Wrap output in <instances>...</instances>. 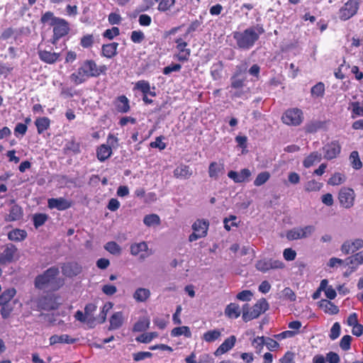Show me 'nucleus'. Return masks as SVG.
<instances>
[{
  "label": "nucleus",
  "instance_id": "09e8293b",
  "mask_svg": "<svg viewBox=\"0 0 363 363\" xmlns=\"http://www.w3.org/2000/svg\"><path fill=\"white\" fill-rule=\"evenodd\" d=\"M350 106L352 108L353 116L352 118L355 116H363V104H362L359 101L351 102Z\"/></svg>",
  "mask_w": 363,
  "mask_h": 363
},
{
  "label": "nucleus",
  "instance_id": "338daca9",
  "mask_svg": "<svg viewBox=\"0 0 363 363\" xmlns=\"http://www.w3.org/2000/svg\"><path fill=\"white\" fill-rule=\"evenodd\" d=\"M252 293L250 290H244L238 293L237 298L242 301H249L252 297Z\"/></svg>",
  "mask_w": 363,
  "mask_h": 363
},
{
  "label": "nucleus",
  "instance_id": "69168bd1",
  "mask_svg": "<svg viewBox=\"0 0 363 363\" xmlns=\"http://www.w3.org/2000/svg\"><path fill=\"white\" fill-rule=\"evenodd\" d=\"M238 73H235L233 77H231V86L234 89L242 88L244 85V79H239L237 77Z\"/></svg>",
  "mask_w": 363,
  "mask_h": 363
},
{
  "label": "nucleus",
  "instance_id": "603ef678",
  "mask_svg": "<svg viewBox=\"0 0 363 363\" xmlns=\"http://www.w3.org/2000/svg\"><path fill=\"white\" fill-rule=\"evenodd\" d=\"M362 257L359 252L355 254L354 256L347 257L345 262V264L348 266L350 264H355V265H359L363 264L362 261H361Z\"/></svg>",
  "mask_w": 363,
  "mask_h": 363
},
{
  "label": "nucleus",
  "instance_id": "f3484780",
  "mask_svg": "<svg viewBox=\"0 0 363 363\" xmlns=\"http://www.w3.org/2000/svg\"><path fill=\"white\" fill-rule=\"evenodd\" d=\"M48 207L51 209L56 208L59 211H64L70 207V203L65 198L50 199L48 201Z\"/></svg>",
  "mask_w": 363,
  "mask_h": 363
},
{
  "label": "nucleus",
  "instance_id": "37998d69",
  "mask_svg": "<svg viewBox=\"0 0 363 363\" xmlns=\"http://www.w3.org/2000/svg\"><path fill=\"white\" fill-rule=\"evenodd\" d=\"M65 151H70L74 153H79L80 152V145L76 142L74 138L68 140L65 145Z\"/></svg>",
  "mask_w": 363,
  "mask_h": 363
},
{
  "label": "nucleus",
  "instance_id": "a878e982",
  "mask_svg": "<svg viewBox=\"0 0 363 363\" xmlns=\"http://www.w3.org/2000/svg\"><path fill=\"white\" fill-rule=\"evenodd\" d=\"M97 157L98 159L104 162L107 160L112 154V150L111 146L106 145H101L97 149Z\"/></svg>",
  "mask_w": 363,
  "mask_h": 363
},
{
  "label": "nucleus",
  "instance_id": "3c124183",
  "mask_svg": "<svg viewBox=\"0 0 363 363\" xmlns=\"http://www.w3.org/2000/svg\"><path fill=\"white\" fill-rule=\"evenodd\" d=\"M60 18L55 17L53 14V13L50 11L46 12L45 14L43 15L41 17V22L43 23H48L50 24V26L55 25V23Z\"/></svg>",
  "mask_w": 363,
  "mask_h": 363
},
{
  "label": "nucleus",
  "instance_id": "a211bd4d",
  "mask_svg": "<svg viewBox=\"0 0 363 363\" xmlns=\"http://www.w3.org/2000/svg\"><path fill=\"white\" fill-rule=\"evenodd\" d=\"M235 342V336H230L226 340H225V341L217 348L214 352V354L216 356H219L227 352L234 347Z\"/></svg>",
  "mask_w": 363,
  "mask_h": 363
},
{
  "label": "nucleus",
  "instance_id": "ea45409f",
  "mask_svg": "<svg viewBox=\"0 0 363 363\" xmlns=\"http://www.w3.org/2000/svg\"><path fill=\"white\" fill-rule=\"evenodd\" d=\"M172 336L177 337L184 335V336L189 337L191 335L190 329L187 326H181L174 328L171 332Z\"/></svg>",
  "mask_w": 363,
  "mask_h": 363
},
{
  "label": "nucleus",
  "instance_id": "c9c22d12",
  "mask_svg": "<svg viewBox=\"0 0 363 363\" xmlns=\"http://www.w3.org/2000/svg\"><path fill=\"white\" fill-rule=\"evenodd\" d=\"M35 124L37 127L38 133L41 134L48 128L50 125V120L47 117L39 118L35 121Z\"/></svg>",
  "mask_w": 363,
  "mask_h": 363
},
{
  "label": "nucleus",
  "instance_id": "ddd939ff",
  "mask_svg": "<svg viewBox=\"0 0 363 363\" xmlns=\"http://www.w3.org/2000/svg\"><path fill=\"white\" fill-rule=\"evenodd\" d=\"M62 272L66 277H73L82 272V267L76 262H68L62 265Z\"/></svg>",
  "mask_w": 363,
  "mask_h": 363
},
{
  "label": "nucleus",
  "instance_id": "864d4df0",
  "mask_svg": "<svg viewBox=\"0 0 363 363\" xmlns=\"http://www.w3.org/2000/svg\"><path fill=\"white\" fill-rule=\"evenodd\" d=\"M311 94L317 97L322 96L325 91V85L322 82L317 83L311 88Z\"/></svg>",
  "mask_w": 363,
  "mask_h": 363
},
{
  "label": "nucleus",
  "instance_id": "39448f33",
  "mask_svg": "<svg viewBox=\"0 0 363 363\" xmlns=\"http://www.w3.org/2000/svg\"><path fill=\"white\" fill-rule=\"evenodd\" d=\"M315 230V228L313 225L293 228L287 233L286 238L289 240L306 238L312 235Z\"/></svg>",
  "mask_w": 363,
  "mask_h": 363
},
{
  "label": "nucleus",
  "instance_id": "c85d7f7f",
  "mask_svg": "<svg viewBox=\"0 0 363 363\" xmlns=\"http://www.w3.org/2000/svg\"><path fill=\"white\" fill-rule=\"evenodd\" d=\"M225 313L229 318H237L240 315L241 311L237 303H231L225 308Z\"/></svg>",
  "mask_w": 363,
  "mask_h": 363
},
{
  "label": "nucleus",
  "instance_id": "052dcab7",
  "mask_svg": "<svg viewBox=\"0 0 363 363\" xmlns=\"http://www.w3.org/2000/svg\"><path fill=\"white\" fill-rule=\"evenodd\" d=\"M130 39L135 43H140L145 39V35L140 30H134L131 33Z\"/></svg>",
  "mask_w": 363,
  "mask_h": 363
},
{
  "label": "nucleus",
  "instance_id": "58836bf2",
  "mask_svg": "<svg viewBox=\"0 0 363 363\" xmlns=\"http://www.w3.org/2000/svg\"><path fill=\"white\" fill-rule=\"evenodd\" d=\"M113 303L111 302L106 303L101 308L99 315H97V322L99 323H104L106 320L107 313L112 308Z\"/></svg>",
  "mask_w": 363,
  "mask_h": 363
},
{
  "label": "nucleus",
  "instance_id": "2eb2a0df",
  "mask_svg": "<svg viewBox=\"0 0 363 363\" xmlns=\"http://www.w3.org/2000/svg\"><path fill=\"white\" fill-rule=\"evenodd\" d=\"M17 251V248L13 244L6 245L4 251L0 255V262L6 264L11 262Z\"/></svg>",
  "mask_w": 363,
  "mask_h": 363
},
{
  "label": "nucleus",
  "instance_id": "f257e3e1",
  "mask_svg": "<svg viewBox=\"0 0 363 363\" xmlns=\"http://www.w3.org/2000/svg\"><path fill=\"white\" fill-rule=\"evenodd\" d=\"M264 32L262 26L257 24L250 26L243 31H236L233 33V38L236 41L238 48L242 50H250L256 41L258 40L260 35Z\"/></svg>",
  "mask_w": 363,
  "mask_h": 363
},
{
  "label": "nucleus",
  "instance_id": "0e129e2a",
  "mask_svg": "<svg viewBox=\"0 0 363 363\" xmlns=\"http://www.w3.org/2000/svg\"><path fill=\"white\" fill-rule=\"evenodd\" d=\"M175 3V0H161L159 4L158 9L162 11H167Z\"/></svg>",
  "mask_w": 363,
  "mask_h": 363
},
{
  "label": "nucleus",
  "instance_id": "b1692460",
  "mask_svg": "<svg viewBox=\"0 0 363 363\" xmlns=\"http://www.w3.org/2000/svg\"><path fill=\"white\" fill-rule=\"evenodd\" d=\"M38 307L41 310L51 311L55 309V303L48 296L40 298L38 301Z\"/></svg>",
  "mask_w": 363,
  "mask_h": 363
},
{
  "label": "nucleus",
  "instance_id": "7c9ffc66",
  "mask_svg": "<svg viewBox=\"0 0 363 363\" xmlns=\"http://www.w3.org/2000/svg\"><path fill=\"white\" fill-rule=\"evenodd\" d=\"M150 320L147 318H140L138 321H137L133 328L134 332H143L147 330L150 328Z\"/></svg>",
  "mask_w": 363,
  "mask_h": 363
},
{
  "label": "nucleus",
  "instance_id": "dca6fc26",
  "mask_svg": "<svg viewBox=\"0 0 363 363\" xmlns=\"http://www.w3.org/2000/svg\"><path fill=\"white\" fill-rule=\"evenodd\" d=\"M97 306L92 303H88L84 307V315L87 320V325L89 328H94L95 322L97 321V316H94V313Z\"/></svg>",
  "mask_w": 363,
  "mask_h": 363
},
{
  "label": "nucleus",
  "instance_id": "5701e85b",
  "mask_svg": "<svg viewBox=\"0 0 363 363\" xmlns=\"http://www.w3.org/2000/svg\"><path fill=\"white\" fill-rule=\"evenodd\" d=\"M320 307L324 310L325 313L334 315L339 312V308L331 301L323 299L320 301Z\"/></svg>",
  "mask_w": 363,
  "mask_h": 363
},
{
  "label": "nucleus",
  "instance_id": "6ab92c4d",
  "mask_svg": "<svg viewBox=\"0 0 363 363\" xmlns=\"http://www.w3.org/2000/svg\"><path fill=\"white\" fill-rule=\"evenodd\" d=\"M174 175L177 178L187 179L192 175V171L189 166L182 164L174 170Z\"/></svg>",
  "mask_w": 363,
  "mask_h": 363
},
{
  "label": "nucleus",
  "instance_id": "7ed1b4c3",
  "mask_svg": "<svg viewBox=\"0 0 363 363\" xmlns=\"http://www.w3.org/2000/svg\"><path fill=\"white\" fill-rule=\"evenodd\" d=\"M97 65L92 60L84 61L77 72L72 73L70 78L76 84L84 82L89 77H97Z\"/></svg>",
  "mask_w": 363,
  "mask_h": 363
},
{
  "label": "nucleus",
  "instance_id": "f03ea898",
  "mask_svg": "<svg viewBox=\"0 0 363 363\" xmlns=\"http://www.w3.org/2000/svg\"><path fill=\"white\" fill-rule=\"evenodd\" d=\"M59 269L55 267L48 269L43 274L38 275L35 279V286L39 289L57 290L62 281L57 279Z\"/></svg>",
  "mask_w": 363,
  "mask_h": 363
},
{
  "label": "nucleus",
  "instance_id": "a18cd8bd",
  "mask_svg": "<svg viewBox=\"0 0 363 363\" xmlns=\"http://www.w3.org/2000/svg\"><path fill=\"white\" fill-rule=\"evenodd\" d=\"M158 336V333L156 332H152L149 333H144L141 335L136 337V341L143 342V343H149L152 341V339L157 337Z\"/></svg>",
  "mask_w": 363,
  "mask_h": 363
},
{
  "label": "nucleus",
  "instance_id": "2f4dec72",
  "mask_svg": "<svg viewBox=\"0 0 363 363\" xmlns=\"http://www.w3.org/2000/svg\"><path fill=\"white\" fill-rule=\"evenodd\" d=\"M321 154L318 152H313L308 155L303 161V166L308 168L314 164L315 162H318L321 160Z\"/></svg>",
  "mask_w": 363,
  "mask_h": 363
},
{
  "label": "nucleus",
  "instance_id": "c03bdc74",
  "mask_svg": "<svg viewBox=\"0 0 363 363\" xmlns=\"http://www.w3.org/2000/svg\"><path fill=\"white\" fill-rule=\"evenodd\" d=\"M270 178V174L268 172L259 173L254 181V185L256 186H262L265 184Z\"/></svg>",
  "mask_w": 363,
  "mask_h": 363
},
{
  "label": "nucleus",
  "instance_id": "393cba45",
  "mask_svg": "<svg viewBox=\"0 0 363 363\" xmlns=\"http://www.w3.org/2000/svg\"><path fill=\"white\" fill-rule=\"evenodd\" d=\"M208 228V222L205 220H197L193 225L192 229L194 231L200 233L204 237L207 235Z\"/></svg>",
  "mask_w": 363,
  "mask_h": 363
},
{
  "label": "nucleus",
  "instance_id": "f8f14e48",
  "mask_svg": "<svg viewBox=\"0 0 363 363\" xmlns=\"http://www.w3.org/2000/svg\"><path fill=\"white\" fill-rule=\"evenodd\" d=\"M363 247V240L361 238H357L354 240H347L341 246V251L348 255L353 253L355 251Z\"/></svg>",
  "mask_w": 363,
  "mask_h": 363
},
{
  "label": "nucleus",
  "instance_id": "9d476101",
  "mask_svg": "<svg viewBox=\"0 0 363 363\" xmlns=\"http://www.w3.org/2000/svg\"><path fill=\"white\" fill-rule=\"evenodd\" d=\"M53 26V43H55V42L59 40L60 38L65 36L68 33L69 31V26L68 23L62 18H59L55 23V25H52Z\"/></svg>",
  "mask_w": 363,
  "mask_h": 363
},
{
  "label": "nucleus",
  "instance_id": "aec40b11",
  "mask_svg": "<svg viewBox=\"0 0 363 363\" xmlns=\"http://www.w3.org/2000/svg\"><path fill=\"white\" fill-rule=\"evenodd\" d=\"M76 340V339L70 337L68 335H54L50 337V343L51 345L56 343L72 344L74 343Z\"/></svg>",
  "mask_w": 363,
  "mask_h": 363
},
{
  "label": "nucleus",
  "instance_id": "6e6552de",
  "mask_svg": "<svg viewBox=\"0 0 363 363\" xmlns=\"http://www.w3.org/2000/svg\"><path fill=\"white\" fill-rule=\"evenodd\" d=\"M257 270L266 272L269 269H282L284 264L278 259H264L258 261L255 265Z\"/></svg>",
  "mask_w": 363,
  "mask_h": 363
},
{
  "label": "nucleus",
  "instance_id": "0eeeda50",
  "mask_svg": "<svg viewBox=\"0 0 363 363\" xmlns=\"http://www.w3.org/2000/svg\"><path fill=\"white\" fill-rule=\"evenodd\" d=\"M281 118L287 125H298L302 122L303 113L298 108L289 109L284 113Z\"/></svg>",
  "mask_w": 363,
  "mask_h": 363
},
{
  "label": "nucleus",
  "instance_id": "f704fd0d",
  "mask_svg": "<svg viewBox=\"0 0 363 363\" xmlns=\"http://www.w3.org/2000/svg\"><path fill=\"white\" fill-rule=\"evenodd\" d=\"M221 336V332L219 330H208L203 335V340L207 342H212L218 340Z\"/></svg>",
  "mask_w": 363,
  "mask_h": 363
},
{
  "label": "nucleus",
  "instance_id": "79ce46f5",
  "mask_svg": "<svg viewBox=\"0 0 363 363\" xmlns=\"http://www.w3.org/2000/svg\"><path fill=\"white\" fill-rule=\"evenodd\" d=\"M143 223L148 227L157 225L160 223V219L157 215L150 214L145 216Z\"/></svg>",
  "mask_w": 363,
  "mask_h": 363
},
{
  "label": "nucleus",
  "instance_id": "13d9d810",
  "mask_svg": "<svg viewBox=\"0 0 363 363\" xmlns=\"http://www.w3.org/2000/svg\"><path fill=\"white\" fill-rule=\"evenodd\" d=\"M340 323L337 322L335 323L330 329V338L333 340H336L340 336Z\"/></svg>",
  "mask_w": 363,
  "mask_h": 363
},
{
  "label": "nucleus",
  "instance_id": "e433bc0d",
  "mask_svg": "<svg viewBox=\"0 0 363 363\" xmlns=\"http://www.w3.org/2000/svg\"><path fill=\"white\" fill-rule=\"evenodd\" d=\"M27 233L23 230L16 229L9 233V239L13 241H21L26 238Z\"/></svg>",
  "mask_w": 363,
  "mask_h": 363
},
{
  "label": "nucleus",
  "instance_id": "c756f323",
  "mask_svg": "<svg viewBox=\"0 0 363 363\" xmlns=\"http://www.w3.org/2000/svg\"><path fill=\"white\" fill-rule=\"evenodd\" d=\"M39 57L43 61L47 63H53L58 59L59 54L43 50L39 52Z\"/></svg>",
  "mask_w": 363,
  "mask_h": 363
},
{
  "label": "nucleus",
  "instance_id": "de8ad7c7",
  "mask_svg": "<svg viewBox=\"0 0 363 363\" xmlns=\"http://www.w3.org/2000/svg\"><path fill=\"white\" fill-rule=\"evenodd\" d=\"M350 160L353 168L359 169L362 167V163L359 160L358 152L352 151L350 155Z\"/></svg>",
  "mask_w": 363,
  "mask_h": 363
},
{
  "label": "nucleus",
  "instance_id": "774afa93",
  "mask_svg": "<svg viewBox=\"0 0 363 363\" xmlns=\"http://www.w3.org/2000/svg\"><path fill=\"white\" fill-rule=\"evenodd\" d=\"M120 33L119 29L117 27H113L111 29H107L104 33V37L107 38L109 40L113 39L115 36L118 35Z\"/></svg>",
  "mask_w": 363,
  "mask_h": 363
},
{
  "label": "nucleus",
  "instance_id": "1a4fd4ad",
  "mask_svg": "<svg viewBox=\"0 0 363 363\" xmlns=\"http://www.w3.org/2000/svg\"><path fill=\"white\" fill-rule=\"evenodd\" d=\"M354 196L353 189L343 187L339 192L338 199L342 206L349 208L354 205Z\"/></svg>",
  "mask_w": 363,
  "mask_h": 363
},
{
  "label": "nucleus",
  "instance_id": "8fccbe9b",
  "mask_svg": "<svg viewBox=\"0 0 363 363\" xmlns=\"http://www.w3.org/2000/svg\"><path fill=\"white\" fill-rule=\"evenodd\" d=\"M345 181V177L340 173H335L328 180V184L333 186L339 185Z\"/></svg>",
  "mask_w": 363,
  "mask_h": 363
},
{
  "label": "nucleus",
  "instance_id": "6e6d98bb",
  "mask_svg": "<svg viewBox=\"0 0 363 363\" xmlns=\"http://www.w3.org/2000/svg\"><path fill=\"white\" fill-rule=\"evenodd\" d=\"M222 69L223 65L221 62L213 65L211 73L214 79L217 80L220 78Z\"/></svg>",
  "mask_w": 363,
  "mask_h": 363
},
{
  "label": "nucleus",
  "instance_id": "5fc2aeb1",
  "mask_svg": "<svg viewBox=\"0 0 363 363\" xmlns=\"http://www.w3.org/2000/svg\"><path fill=\"white\" fill-rule=\"evenodd\" d=\"M323 184L313 179L308 182L305 186V190L306 191H319L322 187Z\"/></svg>",
  "mask_w": 363,
  "mask_h": 363
},
{
  "label": "nucleus",
  "instance_id": "72a5a7b5",
  "mask_svg": "<svg viewBox=\"0 0 363 363\" xmlns=\"http://www.w3.org/2000/svg\"><path fill=\"white\" fill-rule=\"evenodd\" d=\"M223 170L222 164L216 162H211L208 168L209 177L215 179H218L219 174Z\"/></svg>",
  "mask_w": 363,
  "mask_h": 363
},
{
  "label": "nucleus",
  "instance_id": "9b49d317",
  "mask_svg": "<svg viewBox=\"0 0 363 363\" xmlns=\"http://www.w3.org/2000/svg\"><path fill=\"white\" fill-rule=\"evenodd\" d=\"M130 250L132 255H139L140 259L142 260H144L150 255V253H147L148 251V246L144 241L132 244L130 245Z\"/></svg>",
  "mask_w": 363,
  "mask_h": 363
},
{
  "label": "nucleus",
  "instance_id": "49530a36",
  "mask_svg": "<svg viewBox=\"0 0 363 363\" xmlns=\"http://www.w3.org/2000/svg\"><path fill=\"white\" fill-rule=\"evenodd\" d=\"M104 248L113 255H119L121 252V247L113 241L108 242L105 245Z\"/></svg>",
  "mask_w": 363,
  "mask_h": 363
},
{
  "label": "nucleus",
  "instance_id": "473e14b6",
  "mask_svg": "<svg viewBox=\"0 0 363 363\" xmlns=\"http://www.w3.org/2000/svg\"><path fill=\"white\" fill-rule=\"evenodd\" d=\"M116 108L117 110L121 113H127L130 109L128 98L125 96H119L118 98Z\"/></svg>",
  "mask_w": 363,
  "mask_h": 363
},
{
  "label": "nucleus",
  "instance_id": "a19ab883",
  "mask_svg": "<svg viewBox=\"0 0 363 363\" xmlns=\"http://www.w3.org/2000/svg\"><path fill=\"white\" fill-rule=\"evenodd\" d=\"M48 216L45 213H35L33 216V221L35 228L42 226L48 220Z\"/></svg>",
  "mask_w": 363,
  "mask_h": 363
},
{
  "label": "nucleus",
  "instance_id": "cd10ccee",
  "mask_svg": "<svg viewBox=\"0 0 363 363\" xmlns=\"http://www.w3.org/2000/svg\"><path fill=\"white\" fill-rule=\"evenodd\" d=\"M150 291L145 288H138L133 294V298L138 302H145L150 296Z\"/></svg>",
  "mask_w": 363,
  "mask_h": 363
},
{
  "label": "nucleus",
  "instance_id": "20e7f679",
  "mask_svg": "<svg viewBox=\"0 0 363 363\" xmlns=\"http://www.w3.org/2000/svg\"><path fill=\"white\" fill-rule=\"evenodd\" d=\"M269 308V303L264 298H260L257 302L250 308V313L246 312L242 315V319L245 322L258 318L262 313H264Z\"/></svg>",
  "mask_w": 363,
  "mask_h": 363
},
{
  "label": "nucleus",
  "instance_id": "4468645a",
  "mask_svg": "<svg viewBox=\"0 0 363 363\" xmlns=\"http://www.w3.org/2000/svg\"><path fill=\"white\" fill-rule=\"evenodd\" d=\"M340 150V145L337 141H333L329 144H327L323 147V150L325 152L324 157L327 160H332L336 157L337 155H339Z\"/></svg>",
  "mask_w": 363,
  "mask_h": 363
},
{
  "label": "nucleus",
  "instance_id": "bb28decb",
  "mask_svg": "<svg viewBox=\"0 0 363 363\" xmlns=\"http://www.w3.org/2000/svg\"><path fill=\"white\" fill-rule=\"evenodd\" d=\"M23 216V211L22 208L18 205H13L11 210L10 213L6 218L8 221H15L20 220Z\"/></svg>",
  "mask_w": 363,
  "mask_h": 363
},
{
  "label": "nucleus",
  "instance_id": "4c0bfd02",
  "mask_svg": "<svg viewBox=\"0 0 363 363\" xmlns=\"http://www.w3.org/2000/svg\"><path fill=\"white\" fill-rule=\"evenodd\" d=\"M16 294L15 289H9L0 296V305L9 304V302Z\"/></svg>",
  "mask_w": 363,
  "mask_h": 363
},
{
  "label": "nucleus",
  "instance_id": "bf43d9fd",
  "mask_svg": "<svg viewBox=\"0 0 363 363\" xmlns=\"http://www.w3.org/2000/svg\"><path fill=\"white\" fill-rule=\"evenodd\" d=\"M252 345L256 349L257 353H260L264 345V337H257L252 341Z\"/></svg>",
  "mask_w": 363,
  "mask_h": 363
},
{
  "label": "nucleus",
  "instance_id": "412c9836",
  "mask_svg": "<svg viewBox=\"0 0 363 363\" xmlns=\"http://www.w3.org/2000/svg\"><path fill=\"white\" fill-rule=\"evenodd\" d=\"M118 43H111L102 46V55L107 58H112L117 54Z\"/></svg>",
  "mask_w": 363,
  "mask_h": 363
},
{
  "label": "nucleus",
  "instance_id": "680f3d73",
  "mask_svg": "<svg viewBox=\"0 0 363 363\" xmlns=\"http://www.w3.org/2000/svg\"><path fill=\"white\" fill-rule=\"evenodd\" d=\"M93 43H94L93 35L88 34V35L83 36L81 38L80 44L83 48H87L91 47Z\"/></svg>",
  "mask_w": 363,
  "mask_h": 363
},
{
  "label": "nucleus",
  "instance_id": "4be33fe9",
  "mask_svg": "<svg viewBox=\"0 0 363 363\" xmlns=\"http://www.w3.org/2000/svg\"><path fill=\"white\" fill-rule=\"evenodd\" d=\"M123 323V313L116 312L113 313L110 318L109 330H116L119 328Z\"/></svg>",
  "mask_w": 363,
  "mask_h": 363
},
{
  "label": "nucleus",
  "instance_id": "423d86ee",
  "mask_svg": "<svg viewBox=\"0 0 363 363\" xmlns=\"http://www.w3.org/2000/svg\"><path fill=\"white\" fill-rule=\"evenodd\" d=\"M358 8L357 0H349L339 11L340 18L342 21L348 20L357 13Z\"/></svg>",
  "mask_w": 363,
  "mask_h": 363
},
{
  "label": "nucleus",
  "instance_id": "4d7b16f0",
  "mask_svg": "<svg viewBox=\"0 0 363 363\" xmlns=\"http://www.w3.org/2000/svg\"><path fill=\"white\" fill-rule=\"evenodd\" d=\"M352 340V337L349 335H344L341 340H340V347H341V349L344 351H347L350 349V344H351V341Z\"/></svg>",
  "mask_w": 363,
  "mask_h": 363
},
{
  "label": "nucleus",
  "instance_id": "e2e57ef3",
  "mask_svg": "<svg viewBox=\"0 0 363 363\" xmlns=\"http://www.w3.org/2000/svg\"><path fill=\"white\" fill-rule=\"evenodd\" d=\"M282 297L291 301H294L296 298L295 293L289 287H286L282 291Z\"/></svg>",
  "mask_w": 363,
  "mask_h": 363
}]
</instances>
